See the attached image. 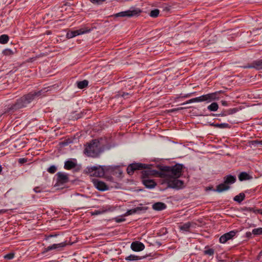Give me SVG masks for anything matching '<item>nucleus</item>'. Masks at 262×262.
Instances as JSON below:
<instances>
[{"label": "nucleus", "mask_w": 262, "mask_h": 262, "mask_svg": "<svg viewBox=\"0 0 262 262\" xmlns=\"http://www.w3.org/2000/svg\"><path fill=\"white\" fill-rule=\"evenodd\" d=\"M128 95V93H123L122 94V96L123 97H125L126 96Z\"/></svg>", "instance_id": "de8ad7c7"}, {"label": "nucleus", "mask_w": 262, "mask_h": 262, "mask_svg": "<svg viewBox=\"0 0 262 262\" xmlns=\"http://www.w3.org/2000/svg\"><path fill=\"white\" fill-rule=\"evenodd\" d=\"M253 67L258 69H262V59L255 61Z\"/></svg>", "instance_id": "c85d7f7f"}, {"label": "nucleus", "mask_w": 262, "mask_h": 262, "mask_svg": "<svg viewBox=\"0 0 262 262\" xmlns=\"http://www.w3.org/2000/svg\"><path fill=\"white\" fill-rule=\"evenodd\" d=\"M152 209L157 211H161L166 208V205L162 202H157L152 205Z\"/></svg>", "instance_id": "f3484780"}, {"label": "nucleus", "mask_w": 262, "mask_h": 262, "mask_svg": "<svg viewBox=\"0 0 262 262\" xmlns=\"http://www.w3.org/2000/svg\"><path fill=\"white\" fill-rule=\"evenodd\" d=\"M144 257H145L144 256H143V257H139V256L135 255H130L129 256L126 257L125 258V259L126 260H129V261L137 260L141 259H142V258H143Z\"/></svg>", "instance_id": "a878e982"}, {"label": "nucleus", "mask_w": 262, "mask_h": 262, "mask_svg": "<svg viewBox=\"0 0 262 262\" xmlns=\"http://www.w3.org/2000/svg\"><path fill=\"white\" fill-rule=\"evenodd\" d=\"M2 171V166L0 165V173L1 172V171Z\"/></svg>", "instance_id": "8fccbe9b"}, {"label": "nucleus", "mask_w": 262, "mask_h": 262, "mask_svg": "<svg viewBox=\"0 0 262 262\" xmlns=\"http://www.w3.org/2000/svg\"><path fill=\"white\" fill-rule=\"evenodd\" d=\"M106 0H90V2L93 4H101Z\"/></svg>", "instance_id": "58836bf2"}, {"label": "nucleus", "mask_w": 262, "mask_h": 262, "mask_svg": "<svg viewBox=\"0 0 262 262\" xmlns=\"http://www.w3.org/2000/svg\"><path fill=\"white\" fill-rule=\"evenodd\" d=\"M131 165L134 171L139 169H143V168H146V164L140 163H132Z\"/></svg>", "instance_id": "aec40b11"}, {"label": "nucleus", "mask_w": 262, "mask_h": 262, "mask_svg": "<svg viewBox=\"0 0 262 262\" xmlns=\"http://www.w3.org/2000/svg\"><path fill=\"white\" fill-rule=\"evenodd\" d=\"M257 213H260V214H262V212L260 210H259V212H257Z\"/></svg>", "instance_id": "3c124183"}, {"label": "nucleus", "mask_w": 262, "mask_h": 262, "mask_svg": "<svg viewBox=\"0 0 262 262\" xmlns=\"http://www.w3.org/2000/svg\"><path fill=\"white\" fill-rule=\"evenodd\" d=\"M87 173L91 176L102 177L105 174V168L103 166H92L88 168Z\"/></svg>", "instance_id": "423d86ee"}, {"label": "nucleus", "mask_w": 262, "mask_h": 262, "mask_svg": "<svg viewBox=\"0 0 262 262\" xmlns=\"http://www.w3.org/2000/svg\"><path fill=\"white\" fill-rule=\"evenodd\" d=\"M91 29L87 27H83L78 30L69 31L66 35L67 38H72L76 36L90 32Z\"/></svg>", "instance_id": "6e6552de"}, {"label": "nucleus", "mask_w": 262, "mask_h": 262, "mask_svg": "<svg viewBox=\"0 0 262 262\" xmlns=\"http://www.w3.org/2000/svg\"><path fill=\"white\" fill-rule=\"evenodd\" d=\"M191 224L190 222H187L182 226H180V229L181 230H183L185 231H188L189 229L191 227Z\"/></svg>", "instance_id": "bb28decb"}, {"label": "nucleus", "mask_w": 262, "mask_h": 262, "mask_svg": "<svg viewBox=\"0 0 262 262\" xmlns=\"http://www.w3.org/2000/svg\"><path fill=\"white\" fill-rule=\"evenodd\" d=\"M14 253H10L7 254H6L5 256H4V258L7 259H12L14 258Z\"/></svg>", "instance_id": "c9c22d12"}, {"label": "nucleus", "mask_w": 262, "mask_h": 262, "mask_svg": "<svg viewBox=\"0 0 262 262\" xmlns=\"http://www.w3.org/2000/svg\"><path fill=\"white\" fill-rule=\"evenodd\" d=\"M34 190L35 192L36 193H38V192H40V191L38 189V187H36L34 189Z\"/></svg>", "instance_id": "37998d69"}, {"label": "nucleus", "mask_w": 262, "mask_h": 262, "mask_svg": "<svg viewBox=\"0 0 262 262\" xmlns=\"http://www.w3.org/2000/svg\"><path fill=\"white\" fill-rule=\"evenodd\" d=\"M245 195L243 193H241L238 195H236L233 200L239 203H241L245 199Z\"/></svg>", "instance_id": "b1692460"}, {"label": "nucleus", "mask_w": 262, "mask_h": 262, "mask_svg": "<svg viewBox=\"0 0 262 262\" xmlns=\"http://www.w3.org/2000/svg\"><path fill=\"white\" fill-rule=\"evenodd\" d=\"M105 211H100V210H95L93 212H91V215H99V214H100L103 212H104Z\"/></svg>", "instance_id": "e433bc0d"}, {"label": "nucleus", "mask_w": 262, "mask_h": 262, "mask_svg": "<svg viewBox=\"0 0 262 262\" xmlns=\"http://www.w3.org/2000/svg\"><path fill=\"white\" fill-rule=\"evenodd\" d=\"M41 91L30 93L17 100L16 103L11 107V110L16 111L26 107L29 103L41 95Z\"/></svg>", "instance_id": "f03ea898"}, {"label": "nucleus", "mask_w": 262, "mask_h": 262, "mask_svg": "<svg viewBox=\"0 0 262 262\" xmlns=\"http://www.w3.org/2000/svg\"><path fill=\"white\" fill-rule=\"evenodd\" d=\"M56 175L57 176V181L58 183L64 184L69 181V178L66 173L59 172Z\"/></svg>", "instance_id": "2eb2a0df"}, {"label": "nucleus", "mask_w": 262, "mask_h": 262, "mask_svg": "<svg viewBox=\"0 0 262 262\" xmlns=\"http://www.w3.org/2000/svg\"><path fill=\"white\" fill-rule=\"evenodd\" d=\"M221 93H222V92L221 91H219L213 93L204 94L199 97L189 100L186 103L202 102L210 103L213 101L219 100L220 98V94Z\"/></svg>", "instance_id": "7ed1b4c3"}, {"label": "nucleus", "mask_w": 262, "mask_h": 262, "mask_svg": "<svg viewBox=\"0 0 262 262\" xmlns=\"http://www.w3.org/2000/svg\"><path fill=\"white\" fill-rule=\"evenodd\" d=\"M102 151L100 142L97 140H93L85 147L84 153L89 157H97Z\"/></svg>", "instance_id": "20e7f679"}, {"label": "nucleus", "mask_w": 262, "mask_h": 262, "mask_svg": "<svg viewBox=\"0 0 262 262\" xmlns=\"http://www.w3.org/2000/svg\"><path fill=\"white\" fill-rule=\"evenodd\" d=\"M159 14V10L158 9H155L151 11L150 16L152 17H157Z\"/></svg>", "instance_id": "c756f323"}, {"label": "nucleus", "mask_w": 262, "mask_h": 262, "mask_svg": "<svg viewBox=\"0 0 262 262\" xmlns=\"http://www.w3.org/2000/svg\"><path fill=\"white\" fill-rule=\"evenodd\" d=\"M252 233L254 235H261L262 228H258L253 229Z\"/></svg>", "instance_id": "7c9ffc66"}, {"label": "nucleus", "mask_w": 262, "mask_h": 262, "mask_svg": "<svg viewBox=\"0 0 262 262\" xmlns=\"http://www.w3.org/2000/svg\"><path fill=\"white\" fill-rule=\"evenodd\" d=\"M66 244L64 243H61L59 244H53L51 246H48L46 248V251H49L52 250L54 249L62 248V247H64L66 246Z\"/></svg>", "instance_id": "a211bd4d"}, {"label": "nucleus", "mask_w": 262, "mask_h": 262, "mask_svg": "<svg viewBox=\"0 0 262 262\" xmlns=\"http://www.w3.org/2000/svg\"><path fill=\"white\" fill-rule=\"evenodd\" d=\"M159 177L166 180L178 178L182 174V165L177 164L172 166H160Z\"/></svg>", "instance_id": "f257e3e1"}, {"label": "nucleus", "mask_w": 262, "mask_h": 262, "mask_svg": "<svg viewBox=\"0 0 262 262\" xmlns=\"http://www.w3.org/2000/svg\"><path fill=\"white\" fill-rule=\"evenodd\" d=\"M27 162V159L25 158H20L19 159V163H24Z\"/></svg>", "instance_id": "a19ab883"}, {"label": "nucleus", "mask_w": 262, "mask_h": 262, "mask_svg": "<svg viewBox=\"0 0 262 262\" xmlns=\"http://www.w3.org/2000/svg\"><path fill=\"white\" fill-rule=\"evenodd\" d=\"M205 253L211 256L214 254V250L212 249H209L205 251Z\"/></svg>", "instance_id": "4c0bfd02"}, {"label": "nucleus", "mask_w": 262, "mask_h": 262, "mask_svg": "<svg viewBox=\"0 0 262 262\" xmlns=\"http://www.w3.org/2000/svg\"><path fill=\"white\" fill-rule=\"evenodd\" d=\"M252 233H252L250 232H247L246 233V235H247V237H250L251 236Z\"/></svg>", "instance_id": "c03bdc74"}, {"label": "nucleus", "mask_w": 262, "mask_h": 262, "mask_svg": "<svg viewBox=\"0 0 262 262\" xmlns=\"http://www.w3.org/2000/svg\"><path fill=\"white\" fill-rule=\"evenodd\" d=\"M193 93H190V94H188L187 95H186L184 97H190Z\"/></svg>", "instance_id": "49530a36"}, {"label": "nucleus", "mask_w": 262, "mask_h": 262, "mask_svg": "<svg viewBox=\"0 0 262 262\" xmlns=\"http://www.w3.org/2000/svg\"><path fill=\"white\" fill-rule=\"evenodd\" d=\"M177 111H178V110H173V109H172V110H169L168 112V113H172V112H174Z\"/></svg>", "instance_id": "a18cd8bd"}, {"label": "nucleus", "mask_w": 262, "mask_h": 262, "mask_svg": "<svg viewBox=\"0 0 262 262\" xmlns=\"http://www.w3.org/2000/svg\"><path fill=\"white\" fill-rule=\"evenodd\" d=\"M77 86L80 89H82L86 87L88 85L89 82L86 80H84L81 81L77 82Z\"/></svg>", "instance_id": "5701e85b"}, {"label": "nucleus", "mask_w": 262, "mask_h": 262, "mask_svg": "<svg viewBox=\"0 0 262 262\" xmlns=\"http://www.w3.org/2000/svg\"><path fill=\"white\" fill-rule=\"evenodd\" d=\"M147 208L145 207H137L135 208H133L128 210L124 214L125 216L132 215L137 213H139L141 211H145Z\"/></svg>", "instance_id": "dca6fc26"}, {"label": "nucleus", "mask_w": 262, "mask_h": 262, "mask_svg": "<svg viewBox=\"0 0 262 262\" xmlns=\"http://www.w3.org/2000/svg\"><path fill=\"white\" fill-rule=\"evenodd\" d=\"M238 122H239V121L238 120H236V121H234L232 123H238Z\"/></svg>", "instance_id": "09e8293b"}, {"label": "nucleus", "mask_w": 262, "mask_h": 262, "mask_svg": "<svg viewBox=\"0 0 262 262\" xmlns=\"http://www.w3.org/2000/svg\"><path fill=\"white\" fill-rule=\"evenodd\" d=\"M143 169L142 171V179L149 178L150 176H154L157 174L159 176V171L151 169L147 167V165H146V168H143Z\"/></svg>", "instance_id": "9b49d317"}, {"label": "nucleus", "mask_w": 262, "mask_h": 262, "mask_svg": "<svg viewBox=\"0 0 262 262\" xmlns=\"http://www.w3.org/2000/svg\"><path fill=\"white\" fill-rule=\"evenodd\" d=\"M142 183L146 188L149 189L154 188L156 186V183L149 178H143Z\"/></svg>", "instance_id": "4468645a"}, {"label": "nucleus", "mask_w": 262, "mask_h": 262, "mask_svg": "<svg viewBox=\"0 0 262 262\" xmlns=\"http://www.w3.org/2000/svg\"><path fill=\"white\" fill-rule=\"evenodd\" d=\"M237 232L236 231L232 230L222 235L220 238V242L222 244H224L229 239L233 238Z\"/></svg>", "instance_id": "9d476101"}, {"label": "nucleus", "mask_w": 262, "mask_h": 262, "mask_svg": "<svg viewBox=\"0 0 262 262\" xmlns=\"http://www.w3.org/2000/svg\"><path fill=\"white\" fill-rule=\"evenodd\" d=\"M168 187L179 189L184 187L183 181L178 180V178H172L166 180Z\"/></svg>", "instance_id": "0eeeda50"}, {"label": "nucleus", "mask_w": 262, "mask_h": 262, "mask_svg": "<svg viewBox=\"0 0 262 262\" xmlns=\"http://www.w3.org/2000/svg\"><path fill=\"white\" fill-rule=\"evenodd\" d=\"M260 143H261V144H262V141H260Z\"/></svg>", "instance_id": "603ef678"}, {"label": "nucleus", "mask_w": 262, "mask_h": 262, "mask_svg": "<svg viewBox=\"0 0 262 262\" xmlns=\"http://www.w3.org/2000/svg\"><path fill=\"white\" fill-rule=\"evenodd\" d=\"M9 36L7 35L3 34L0 36V43L5 44L9 41Z\"/></svg>", "instance_id": "cd10ccee"}, {"label": "nucleus", "mask_w": 262, "mask_h": 262, "mask_svg": "<svg viewBox=\"0 0 262 262\" xmlns=\"http://www.w3.org/2000/svg\"><path fill=\"white\" fill-rule=\"evenodd\" d=\"M93 182L94 186L100 191H105L108 189V187L102 181L98 180H93Z\"/></svg>", "instance_id": "f8f14e48"}, {"label": "nucleus", "mask_w": 262, "mask_h": 262, "mask_svg": "<svg viewBox=\"0 0 262 262\" xmlns=\"http://www.w3.org/2000/svg\"><path fill=\"white\" fill-rule=\"evenodd\" d=\"M130 248L134 251L139 252L142 251L144 249L145 246L143 243L136 241L132 243Z\"/></svg>", "instance_id": "ddd939ff"}, {"label": "nucleus", "mask_w": 262, "mask_h": 262, "mask_svg": "<svg viewBox=\"0 0 262 262\" xmlns=\"http://www.w3.org/2000/svg\"><path fill=\"white\" fill-rule=\"evenodd\" d=\"M252 177L246 172H242L238 176V179L241 181L249 180Z\"/></svg>", "instance_id": "412c9836"}, {"label": "nucleus", "mask_w": 262, "mask_h": 262, "mask_svg": "<svg viewBox=\"0 0 262 262\" xmlns=\"http://www.w3.org/2000/svg\"><path fill=\"white\" fill-rule=\"evenodd\" d=\"M76 163L71 160H68L64 163V167L65 169L67 170H70L75 168L76 166Z\"/></svg>", "instance_id": "6ab92c4d"}, {"label": "nucleus", "mask_w": 262, "mask_h": 262, "mask_svg": "<svg viewBox=\"0 0 262 262\" xmlns=\"http://www.w3.org/2000/svg\"><path fill=\"white\" fill-rule=\"evenodd\" d=\"M126 170H127L128 174H129V175L133 174L134 172V170L133 169L131 164H130L127 167Z\"/></svg>", "instance_id": "f704fd0d"}, {"label": "nucleus", "mask_w": 262, "mask_h": 262, "mask_svg": "<svg viewBox=\"0 0 262 262\" xmlns=\"http://www.w3.org/2000/svg\"><path fill=\"white\" fill-rule=\"evenodd\" d=\"M221 103L224 106H227L228 105L227 102L226 101H225V100H222L221 101Z\"/></svg>", "instance_id": "79ce46f5"}, {"label": "nucleus", "mask_w": 262, "mask_h": 262, "mask_svg": "<svg viewBox=\"0 0 262 262\" xmlns=\"http://www.w3.org/2000/svg\"><path fill=\"white\" fill-rule=\"evenodd\" d=\"M141 11L139 9L128 10L116 13V17H132L139 14Z\"/></svg>", "instance_id": "1a4fd4ad"}, {"label": "nucleus", "mask_w": 262, "mask_h": 262, "mask_svg": "<svg viewBox=\"0 0 262 262\" xmlns=\"http://www.w3.org/2000/svg\"><path fill=\"white\" fill-rule=\"evenodd\" d=\"M244 210L248 211V212H252L254 213L255 214H257V212H259V210H255L253 208H251V207H248V208L246 207L244 209Z\"/></svg>", "instance_id": "473e14b6"}, {"label": "nucleus", "mask_w": 262, "mask_h": 262, "mask_svg": "<svg viewBox=\"0 0 262 262\" xmlns=\"http://www.w3.org/2000/svg\"><path fill=\"white\" fill-rule=\"evenodd\" d=\"M3 53L6 56H10L13 55L14 52L11 49H6L3 51Z\"/></svg>", "instance_id": "2f4dec72"}, {"label": "nucleus", "mask_w": 262, "mask_h": 262, "mask_svg": "<svg viewBox=\"0 0 262 262\" xmlns=\"http://www.w3.org/2000/svg\"><path fill=\"white\" fill-rule=\"evenodd\" d=\"M219 108V105L216 102H212L207 106V109L210 112H215Z\"/></svg>", "instance_id": "4be33fe9"}, {"label": "nucleus", "mask_w": 262, "mask_h": 262, "mask_svg": "<svg viewBox=\"0 0 262 262\" xmlns=\"http://www.w3.org/2000/svg\"><path fill=\"white\" fill-rule=\"evenodd\" d=\"M115 220L117 223H120L124 221L125 220L124 218L116 217L115 219Z\"/></svg>", "instance_id": "ea45409f"}, {"label": "nucleus", "mask_w": 262, "mask_h": 262, "mask_svg": "<svg viewBox=\"0 0 262 262\" xmlns=\"http://www.w3.org/2000/svg\"><path fill=\"white\" fill-rule=\"evenodd\" d=\"M57 168L56 166L52 165L49 168H48L47 171L51 173H54L56 172Z\"/></svg>", "instance_id": "72a5a7b5"}, {"label": "nucleus", "mask_w": 262, "mask_h": 262, "mask_svg": "<svg viewBox=\"0 0 262 262\" xmlns=\"http://www.w3.org/2000/svg\"><path fill=\"white\" fill-rule=\"evenodd\" d=\"M236 181V177L232 175H228L224 178V183H221L216 186L215 191L218 192H222L223 191L229 189L230 186L229 185L235 183Z\"/></svg>", "instance_id": "39448f33"}, {"label": "nucleus", "mask_w": 262, "mask_h": 262, "mask_svg": "<svg viewBox=\"0 0 262 262\" xmlns=\"http://www.w3.org/2000/svg\"><path fill=\"white\" fill-rule=\"evenodd\" d=\"M211 125L214 126L216 127H219L221 128H230V126L229 124L226 123H216V124H211Z\"/></svg>", "instance_id": "393cba45"}]
</instances>
